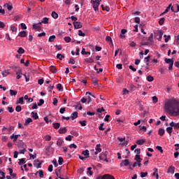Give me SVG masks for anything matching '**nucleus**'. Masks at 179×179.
I'll return each mask as SVG.
<instances>
[{"instance_id": "nucleus-1", "label": "nucleus", "mask_w": 179, "mask_h": 179, "mask_svg": "<svg viewBox=\"0 0 179 179\" xmlns=\"http://www.w3.org/2000/svg\"><path fill=\"white\" fill-rule=\"evenodd\" d=\"M164 110L172 117L179 115V101L176 98L166 99L164 103Z\"/></svg>"}, {"instance_id": "nucleus-2", "label": "nucleus", "mask_w": 179, "mask_h": 179, "mask_svg": "<svg viewBox=\"0 0 179 179\" xmlns=\"http://www.w3.org/2000/svg\"><path fill=\"white\" fill-rule=\"evenodd\" d=\"M91 3L92 4V6L96 12V10H99V6L100 5V1L99 0H91Z\"/></svg>"}, {"instance_id": "nucleus-3", "label": "nucleus", "mask_w": 179, "mask_h": 179, "mask_svg": "<svg viewBox=\"0 0 179 179\" xmlns=\"http://www.w3.org/2000/svg\"><path fill=\"white\" fill-rule=\"evenodd\" d=\"M155 37L157 38V40H162V37H163V31L162 30H158L155 33Z\"/></svg>"}, {"instance_id": "nucleus-4", "label": "nucleus", "mask_w": 179, "mask_h": 179, "mask_svg": "<svg viewBox=\"0 0 179 179\" xmlns=\"http://www.w3.org/2000/svg\"><path fill=\"white\" fill-rule=\"evenodd\" d=\"M153 44V34H150V36L148 38L147 42L145 43V45H152Z\"/></svg>"}, {"instance_id": "nucleus-5", "label": "nucleus", "mask_w": 179, "mask_h": 179, "mask_svg": "<svg viewBox=\"0 0 179 179\" xmlns=\"http://www.w3.org/2000/svg\"><path fill=\"white\" fill-rule=\"evenodd\" d=\"M170 9L171 10H172V12H176L173 6L171 4H169V6L166 8L165 11L162 14H161V15H164V13H167V12H169Z\"/></svg>"}, {"instance_id": "nucleus-6", "label": "nucleus", "mask_w": 179, "mask_h": 179, "mask_svg": "<svg viewBox=\"0 0 179 179\" xmlns=\"http://www.w3.org/2000/svg\"><path fill=\"white\" fill-rule=\"evenodd\" d=\"M175 171H176V167L173 166H169L167 170L168 174H174Z\"/></svg>"}, {"instance_id": "nucleus-7", "label": "nucleus", "mask_w": 179, "mask_h": 179, "mask_svg": "<svg viewBox=\"0 0 179 179\" xmlns=\"http://www.w3.org/2000/svg\"><path fill=\"white\" fill-rule=\"evenodd\" d=\"M170 127H172V128H174V129H179V123H176L174 122H171L169 124Z\"/></svg>"}, {"instance_id": "nucleus-8", "label": "nucleus", "mask_w": 179, "mask_h": 179, "mask_svg": "<svg viewBox=\"0 0 179 179\" xmlns=\"http://www.w3.org/2000/svg\"><path fill=\"white\" fill-rule=\"evenodd\" d=\"M101 179H115V178L110 174H105L101 176Z\"/></svg>"}, {"instance_id": "nucleus-9", "label": "nucleus", "mask_w": 179, "mask_h": 179, "mask_svg": "<svg viewBox=\"0 0 179 179\" xmlns=\"http://www.w3.org/2000/svg\"><path fill=\"white\" fill-rule=\"evenodd\" d=\"M95 155H99V153H100V152H101V148L100 144H97L96 148H95Z\"/></svg>"}, {"instance_id": "nucleus-10", "label": "nucleus", "mask_w": 179, "mask_h": 179, "mask_svg": "<svg viewBox=\"0 0 179 179\" xmlns=\"http://www.w3.org/2000/svg\"><path fill=\"white\" fill-rule=\"evenodd\" d=\"M73 26L76 29H81L82 23L79 22H73Z\"/></svg>"}, {"instance_id": "nucleus-11", "label": "nucleus", "mask_w": 179, "mask_h": 179, "mask_svg": "<svg viewBox=\"0 0 179 179\" xmlns=\"http://www.w3.org/2000/svg\"><path fill=\"white\" fill-rule=\"evenodd\" d=\"M34 165L36 169H41V163L38 160H35Z\"/></svg>"}, {"instance_id": "nucleus-12", "label": "nucleus", "mask_w": 179, "mask_h": 179, "mask_svg": "<svg viewBox=\"0 0 179 179\" xmlns=\"http://www.w3.org/2000/svg\"><path fill=\"white\" fill-rule=\"evenodd\" d=\"M84 61L85 64H93L94 62V60L91 57L85 58Z\"/></svg>"}, {"instance_id": "nucleus-13", "label": "nucleus", "mask_w": 179, "mask_h": 179, "mask_svg": "<svg viewBox=\"0 0 179 179\" xmlns=\"http://www.w3.org/2000/svg\"><path fill=\"white\" fill-rule=\"evenodd\" d=\"M19 136H20V134H13L10 136V139H13V142H16V141H17V138H19Z\"/></svg>"}, {"instance_id": "nucleus-14", "label": "nucleus", "mask_w": 179, "mask_h": 179, "mask_svg": "<svg viewBox=\"0 0 179 179\" xmlns=\"http://www.w3.org/2000/svg\"><path fill=\"white\" fill-rule=\"evenodd\" d=\"M127 29H122V30H121V34H120V38H125V34L127 33Z\"/></svg>"}, {"instance_id": "nucleus-15", "label": "nucleus", "mask_w": 179, "mask_h": 179, "mask_svg": "<svg viewBox=\"0 0 179 179\" xmlns=\"http://www.w3.org/2000/svg\"><path fill=\"white\" fill-rule=\"evenodd\" d=\"M49 20L50 19H48V17H43L42 21L39 22V24H41V23H43V24H48Z\"/></svg>"}, {"instance_id": "nucleus-16", "label": "nucleus", "mask_w": 179, "mask_h": 179, "mask_svg": "<svg viewBox=\"0 0 179 179\" xmlns=\"http://www.w3.org/2000/svg\"><path fill=\"white\" fill-rule=\"evenodd\" d=\"M19 37H27V33L26 31H22L18 34Z\"/></svg>"}, {"instance_id": "nucleus-17", "label": "nucleus", "mask_w": 179, "mask_h": 179, "mask_svg": "<svg viewBox=\"0 0 179 179\" xmlns=\"http://www.w3.org/2000/svg\"><path fill=\"white\" fill-rule=\"evenodd\" d=\"M70 118L73 121V120H76V118H78V112H73Z\"/></svg>"}, {"instance_id": "nucleus-18", "label": "nucleus", "mask_w": 179, "mask_h": 179, "mask_svg": "<svg viewBox=\"0 0 179 179\" xmlns=\"http://www.w3.org/2000/svg\"><path fill=\"white\" fill-rule=\"evenodd\" d=\"M145 142H146V139L143 138V139L137 140L136 141V143H137V145H143Z\"/></svg>"}, {"instance_id": "nucleus-19", "label": "nucleus", "mask_w": 179, "mask_h": 179, "mask_svg": "<svg viewBox=\"0 0 179 179\" xmlns=\"http://www.w3.org/2000/svg\"><path fill=\"white\" fill-rule=\"evenodd\" d=\"M129 161L128 159H124L122 163L120 164V167H122V166H129Z\"/></svg>"}, {"instance_id": "nucleus-20", "label": "nucleus", "mask_w": 179, "mask_h": 179, "mask_svg": "<svg viewBox=\"0 0 179 179\" xmlns=\"http://www.w3.org/2000/svg\"><path fill=\"white\" fill-rule=\"evenodd\" d=\"M24 99L27 101V103H33V98H29V96L27 95H25Z\"/></svg>"}, {"instance_id": "nucleus-21", "label": "nucleus", "mask_w": 179, "mask_h": 179, "mask_svg": "<svg viewBox=\"0 0 179 179\" xmlns=\"http://www.w3.org/2000/svg\"><path fill=\"white\" fill-rule=\"evenodd\" d=\"M1 75L3 78H6V76L9 75V71L8 69L4 70L3 72H1Z\"/></svg>"}, {"instance_id": "nucleus-22", "label": "nucleus", "mask_w": 179, "mask_h": 179, "mask_svg": "<svg viewBox=\"0 0 179 179\" xmlns=\"http://www.w3.org/2000/svg\"><path fill=\"white\" fill-rule=\"evenodd\" d=\"M31 117L35 120H38V114L37 113L31 112Z\"/></svg>"}, {"instance_id": "nucleus-23", "label": "nucleus", "mask_w": 179, "mask_h": 179, "mask_svg": "<svg viewBox=\"0 0 179 179\" xmlns=\"http://www.w3.org/2000/svg\"><path fill=\"white\" fill-rule=\"evenodd\" d=\"M33 28H34L35 30H37L38 31H40V30H41V27L37 25V24H33Z\"/></svg>"}, {"instance_id": "nucleus-24", "label": "nucleus", "mask_w": 179, "mask_h": 179, "mask_svg": "<svg viewBox=\"0 0 179 179\" xmlns=\"http://www.w3.org/2000/svg\"><path fill=\"white\" fill-rule=\"evenodd\" d=\"M24 101L23 100V97H20L17 100L16 104H24Z\"/></svg>"}, {"instance_id": "nucleus-25", "label": "nucleus", "mask_w": 179, "mask_h": 179, "mask_svg": "<svg viewBox=\"0 0 179 179\" xmlns=\"http://www.w3.org/2000/svg\"><path fill=\"white\" fill-rule=\"evenodd\" d=\"M82 155H84L85 156V159H87L90 155L88 150H85V151H83Z\"/></svg>"}, {"instance_id": "nucleus-26", "label": "nucleus", "mask_w": 179, "mask_h": 179, "mask_svg": "<svg viewBox=\"0 0 179 179\" xmlns=\"http://www.w3.org/2000/svg\"><path fill=\"white\" fill-rule=\"evenodd\" d=\"M165 62L170 65L171 64H174V60H173V59H165Z\"/></svg>"}, {"instance_id": "nucleus-27", "label": "nucleus", "mask_w": 179, "mask_h": 179, "mask_svg": "<svg viewBox=\"0 0 179 179\" xmlns=\"http://www.w3.org/2000/svg\"><path fill=\"white\" fill-rule=\"evenodd\" d=\"M59 134H66V128H60L59 129Z\"/></svg>"}, {"instance_id": "nucleus-28", "label": "nucleus", "mask_w": 179, "mask_h": 179, "mask_svg": "<svg viewBox=\"0 0 179 179\" xmlns=\"http://www.w3.org/2000/svg\"><path fill=\"white\" fill-rule=\"evenodd\" d=\"M87 176H93V171H92V167L87 168Z\"/></svg>"}, {"instance_id": "nucleus-29", "label": "nucleus", "mask_w": 179, "mask_h": 179, "mask_svg": "<svg viewBox=\"0 0 179 179\" xmlns=\"http://www.w3.org/2000/svg\"><path fill=\"white\" fill-rule=\"evenodd\" d=\"M166 132L169 134V135H171V133L173 132V127L170 126L169 127H167Z\"/></svg>"}, {"instance_id": "nucleus-30", "label": "nucleus", "mask_w": 179, "mask_h": 179, "mask_svg": "<svg viewBox=\"0 0 179 179\" xmlns=\"http://www.w3.org/2000/svg\"><path fill=\"white\" fill-rule=\"evenodd\" d=\"M166 20V18L164 17H162L161 19H159L158 23L160 26H162V24H164V22Z\"/></svg>"}, {"instance_id": "nucleus-31", "label": "nucleus", "mask_w": 179, "mask_h": 179, "mask_svg": "<svg viewBox=\"0 0 179 179\" xmlns=\"http://www.w3.org/2000/svg\"><path fill=\"white\" fill-rule=\"evenodd\" d=\"M25 160H26V159H24V158L20 159H19L18 164H19L20 166H22V164H24V163H26Z\"/></svg>"}, {"instance_id": "nucleus-32", "label": "nucleus", "mask_w": 179, "mask_h": 179, "mask_svg": "<svg viewBox=\"0 0 179 179\" xmlns=\"http://www.w3.org/2000/svg\"><path fill=\"white\" fill-rule=\"evenodd\" d=\"M134 160H136V162H142V159L141 158V155H136L135 158H134Z\"/></svg>"}, {"instance_id": "nucleus-33", "label": "nucleus", "mask_w": 179, "mask_h": 179, "mask_svg": "<svg viewBox=\"0 0 179 179\" xmlns=\"http://www.w3.org/2000/svg\"><path fill=\"white\" fill-rule=\"evenodd\" d=\"M52 17H53V19H58V13H57L55 11H52Z\"/></svg>"}, {"instance_id": "nucleus-34", "label": "nucleus", "mask_w": 179, "mask_h": 179, "mask_svg": "<svg viewBox=\"0 0 179 179\" xmlns=\"http://www.w3.org/2000/svg\"><path fill=\"white\" fill-rule=\"evenodd\" d=\"M10 96H16V94H17V91L10 90Z\"/></svg>"}, {"instance_id": "nucleus-35", "label": "nucleus", "mask_w": 179, "mask_h": 179, "mask_svg": "<svg viewBox=\"0 0 179 179\" xmlns=\"http://www.w3.org/2000/svg\"><path fill=\"white\" fill-rule=\"evenodd\" d=\"M59 127H61V124L59 122L53 123V127L55 128V129H58Z\"/></svg>"}, {"instance_id": "nucleus-36", "label": "nucleus", "mask_w": 179, "mask_h": 179, "mask_svg": "<svg viewBox=\"0 0 179 179\" xmlns=\"http://www.w3.org/2000/svg\"><path fill=\"white\" fill-rule=\"evenodd\" d=\"M64 143V140L59 139L57 141V146H62V144Z\"/></svg>"}, {"instance_id": "nucleus-37", "label": "nucleus", "mask_w": 179, "mask_h": 179, "mask_svg": "<svg viewBox=\"0 0 179 179\" xmlns=\"http://www.w3.org/2000/svg\"><path fill=\"white\" fill-rule=\"evenodd\" d=\"M30 122H33V119L29 117L27 120H25V125H29Z\"/></svg>"}, {"instance_id": "nucleus-38", "label": "nucleus", "mask_w": 179, "mask_h": 179, "mask_svg": "<svg viewBox=\"0 0 179 179\" xmlns=\"http://www.w3.org/2000/svg\"><path fill=\"white\" fill-rule=\"evenodd\" d=\"M158 134H159V135H160V136H163L164 135V129H159L158 131Z\"/></svg>"}, {"instance_id": "nucleus-39", "label": "nucleus", "mask_w": 179, "mask_h": 179, "mask_svg": "<svg viewBox=\"0 0 179 179\" xmlns=\"http://www.w3.org/2000/svg\"><path fill=\"white\" fill-rule=\"evenodd\" d=\"M57 90H59V92H62L64 90V89L62 88V85L61 84H57Z\"/></svg>"}, {"instance_id": "nucleus-40", "label": "nucleus", "mask_w": 179, "mask_h": 179, "mask_svg": "<svg viewBox=\"0 0 179 179\" xmlns=\"http://www.w3.org/2000/svg\"><path fill=\"white\" fill-rule=\"evenodd\" d=\"M137 166H138V167H141V166H142V164H141V162L137 161L134 163L133 167H136Z\"/></svg>"}, {"instance_id": "nucleus-41", "label": "nucleus", "mask_w": 179, "mask_h": 179, "mask_svg": "<svg viewBox=\"0 0 179 179\" xmlns=\"http://www.w3.org/2000/svg\"><path fill=\"white\" fill-rule=\"evenodd\" d=\"M147 80H148V82H153V80H155V78H154L153 76H148L147 77Z\"/></svg>"}, {"instance_id": "nucleus-42", "label": "nucleus", "mask_w": 179, "mask_h": 179, "mask_svg": "<svg viewBox=\"0 0 179 179\" xmlns=\"http://www.w3.org/2000/svg\"><path fill=\"white\" fill-rule=\"evenodd\" d=\"M164 37H165V43H169V40L171 38V36L170 35H164Z\"/></svg>"}, {"instance_id": "nucleus-43", "label": "nucleus", "mask_w": 179, "mask_h": 179, "mask_svg": "<svg viewBox=\"0 0 179 179\" xmlns=\"http://www.w3.org/2000/svg\"><path fill=\"white\" fill-rule=\"evenodd\" d=\"M57 58H58V59H60V61H62V59L65 58V56L62 54H57Z\"/></svg>"}, {"instance_id": "nucleus-44", "label": "nucleus", "mask_w": 179, "mask_h": 179, "mask_svg": "<svg viewBox=\"0 0 179 179\" xmlns=\"http://www.w3.org/2000/svg\"><path fill=\"white\" fill-rule=\"evenodd\" d=\"M102 10H106V12H110V7L108 6H103V5L101 6Z\"/></svg>"}, {"instance_id": "nucleus-45", "label": "nucleus", "mask_w": 179, "mask_h": 179, "mask_svg": "<svg viewBox=\"0 0 179 179\" xmlns=\"http://www.w3.org/2000/svg\"><path fill=\"white\" fill-rule=\"evenodd\" d=\"M54 40H55V35L50 36L49 37V42L50 43H52V41H54Z\"/></svg>"}, {"instance_id": "nucleus-46", "label": "nucleus", "mask_w": 179, "mask_h": 179, "mask_svg": "<svg viewBox=\"0 0 179 179\" xmlns=\"http://www.w3.org/2000/svg\"><path fill=\"white\" fill-rule=\"evenodd\" d=\"M52 89H54V85H50L48 87V91L49 92V93H52Z\"/></svg>"}, {"instance_id": "nucleus-47", "label": "nucleus", "mask_w": 179, "mask_h": 179, "mask_svg": "<svg viewBox=\"0 0 179 179\" xmlns=\"http://www.w3.org/2000/svg\"><path fill=\"white\" fill-rule=\"evenodd\" d=\"M15 111H17V113H20L22 111V106H17L15 108Z\"/></svg>"}, {"instance_id": "nucleus-48", "label": "nucleus", "mask_w": 179, "mask_h": 179, "mask_svg": "<svg viewBox=\"0 0 179 179\" xmlns=\"http://www.w3.org/2000/svg\"><path fill=\"white\" fill-rule=\"evenodd\" d=\"M18 54H24V49L22 48H19L17 50Z\"/></svg>"}, {"instance_id": "nucleus-49", "label": "nucleus", "mask_w": 179, "mask_h": 179, "mask_svg": "<svg viewBox=\"0 0 179 179\" xmlns=\"http://www.w3.org/2000/svg\"><path fill=\"white\" fill-rule=\"evenodd\" d=\"M148 176V172H141V178H145Z\"/></svg>"}, {"instance_id": "nucleus-50", "label": "nucleus", "mask_w": 179, "mask_h": 179, "mask_svg": "<svg viewBox=\"0 0 179 179\" xmlns=\"http://www.w3.org/2000/svg\"><path fill=\"white\" fill-rule=\"evenodd\" d=\"M10 30H11V31H13V33L16 32V31H17V28L15 26H11L10 27Z\"/></svg>"}, {"instance_id": "nucleus-51", "label": "nucleus", "mask_w": 179, "mask_h": 179, "mask_svg": "<svg viewBox=\"0 0 179 179\" xmlns=\"http://www.w3.org/2000/svg\"><path fill=\"white\" fill-rule=\"evenodd\" d=\"M38 173L39 177H40L41 178H43L44 177V172H43L42 170L38 171Z\"/></svg>"}, {"instance_id": "nucleus-52", "label": "nucleus", "mask_w": 179, "mask_h": 179, "mask_svg": "<svg viewBox=\"0 0 179 179\" xmlns=\"http://www.w3.org/2000/svg\"><path fill=\"white\" fill-rule=\"evenodd\" d=\"M78 36L80 37H85V34L83 33V31H82V30H78Z\"/></svg>"}, {"instance_id": "nucleus-53", "label": "nucleus", "mask_w": 179, "mask_h": 179, "mask_svg": "<svg viewBox=\"0 0 179 179\" xmlns=\"http://www.w3.org/2000/svg\"><path fill=\"white\" fill-rule=\"evenodd\" d=\"M64 41H66V43H71V37L65 36L64 37Z\"/></svg>"}, {"instance_id": "nucleus-54", "label": "nucleus", "mask_w": 179, "mask_h": 179, "mask_svg": "<svg viewBox=\"0 0 179 179\" xmlns=\"http://www.w3.org/2000/svg\"><path fill=\"white\" fill-rule=\"evenodd\" d=\"M58 163L59 166H62V163H64V159L61 157H59Z\"/></svg>"}, {"instance_id": "nucleus-55", "label": "nucleus", "mask_w": 179, "mask_h": 179, "mask_svg": "<svg viewBox=\"0 0 179 179\" xmlns=\"http://www.w3.org/2000/svg\"><path fill=\"white\" fill-rule=\"evenodd\" d=\"M104 127V123H101L100 126L99 127V131H104V127Z\"/></svg>"}, {"instance_id": "nucleus-56", "label": "nucleus", "mask_w": 179, "mask_h": 179, "mask_svg": "<svg viewBox=\"0 0 179 179\" xmlns=\"http://www.w3.org/2000/svg\"><path fill=\"white\" fill-rule=\"evenodd\" d=\"M18 153H20V155H24V153H26V148H24L22 150H20L18 151Z\"/></svg>"}, {"instance_id": "nucleus-57", "label": "nucleus", "mask_w": 179, "mask_h": 179, "mask_svg": "<svg viewBox=\"0 0 179 179\" xmlns=\"http://www.w3.org/2000/svg\"><path fill=\"white\" fill-rule=\"evenodd\" d=\"M79 123L80 124L81 127H86V120L79 121Z\"/></svg>"}, {"instance_id": "nucleus-58", "label": "nucleus", "mask_w": 179, "mask_h": 179, "mask_svg": "<svg viewBox=\"0 0 179 179\" xmlns=\"http://www.w3.org/2000/svg\"><path fill=\"white\" fill-rule=\"evenodd\" d=\"M156 149H157V150H159V152H160V153H163V148H162V146L157 145V146L156 147Z\"/></svg>"}, {"instance_id": "nucleus-59", "label": "nucleus", "mask_w": 179, "mask_h": 179, "mask_svg": "<svg viewBox=\"0 0 179 179\" xmlns=\"http://www.w3.org/2000/svg\"><path fill=\"white\" fill-rule=\"evenodd\" d=\"M152 101H153V103H155V104H156V103H157V101H158L157 96H152Z\"/></svg>"}, {"instance_id": "nucleus-60", "label": "nucleus", "mask_w": 179, "mask_h": 179, "mask_svg": "<svg viewBox=\"0 0 179 179\" xmlns=\"http://www.w3.org/2000/svg\"><path fill=\"white\" fill-rule=\"evenodd\" d=\"M72 138H73V136L69 135L67 137H66V141H72Z\"/></svg>"}, {"instance_id": "nucleus-61", "label": "nucleus", "mask_w": 179, "mask_h": 179, "mask_svg": "<svg viewBox=\"0 0 179 179\" xmlns=\"http://www.w3.org/2000/svg\"><path fill=\"white\" fill-rule=\"evenodd\" d=\"M44 104V99H40L39 103H38V106H43Z\"/></svg>"}, {"instance_id": "nucleus-62", "label": "nucleus", "mask_w": 179, "mask_h": 179, "mask_svg": "<svg viewBox=\"0 0 179 179\" xmlns=\"http://www.w3.org/2000/svg\"><path fill=\"white\" fill-rule=\"evenodd\" d=\"M21 27L23 30H26V29H27V27L26 26V24H24V23H21Z\"/></svg>"}, {"instance_id": "nucleus-63", "label": "nucleus", "mask_w": 179, "mask_h": 179, "mask_svg": "<svg viewBox=\"0 0 179 179\" xmlns=\"http://www.w3.org/2000/svg\"><path fill=\"white\" fill-rule=\"evenodd\" d=\"M45 140L48 141H51V136H50V135L45 136Z\"/></svg>"}, {"instance_id": "nucleus-64", "label": "nucleus", "mask_w": 179, "mask_h": 179, "mask_svg": "<svg viewBox=\"0 0 179 179\" xmlns=\"http://www.w3.org/2000/svg\"><path fill=\"white\" fill-rule=\"evenodd\" d=\"M130 47H136V43L132 41L129 43Z\"/></svg>"}]
</instances>
